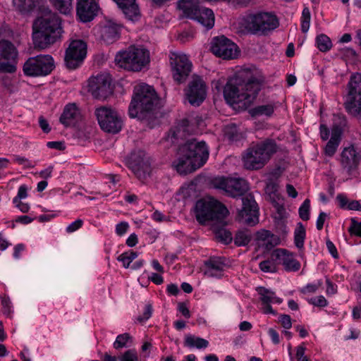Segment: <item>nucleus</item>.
Listing matches in <instances>:
<instances>
[{
  "mask_svg": "<svg viewBox=\"0 0 361 361\" xmlns=\"http://www.w3.org/2000/svg\"><path fill=\"white\" fill-rule=\"evenodd\" d=\"M169 61L173 80L178 84L185 82L192 68L188 56L182 52H171Z\"/></svg>",
  "mask_w": 361,
  "mask_h": 361,
  "instance_id": "12",
  "label": "nucleus"
},
{
  "mask_svg": "<svg viewBox=\"0 0 361 361\" xmlns=\"http://www.w3.org/2000/svg\"><path fill=\"white\" fill-rule=\"evenodd\" d=\"M94 114L100 128L104 131L115 134L121 130L123 125L121 117L111 107H97Z\"/></svg>",
  "mask_w": 361,
  "mask_h": 361,
  "instance_id": "11",
  "label": "nucleus"
},
{
  "mask_svg": "<svg viewBox=\"0 0 361 361\" xmlns=\"http://www.w3.org/2000/svg\"><path fill=\"white\" fill-rule=\"evenodd\" d=\"M44 0H13V7L22 14L31 13Z\"/></svg>",
  "mask_w": 361,
  "mask_h": 361,
  "instance_id": "31",
  "label": "nucleus"
},
{
  "mask_svg": "<svg viewBox=\"0 0 361 361\" xmlns=\"http://www.w3.org/2000/svg\"><path fill=\"white\" fill-rule=\"evenodd\" d=\"M279 25L276 15L269 12L248 13L235 23L236 31L243 35H264L275 30Z\"/></svg>",
  "mask_w": 361,
  "mask_h": 361,
  "instance_id": "4",
  "label": "nucleus"
},
{
  "mask_svg": "<svg viewBox=\"0 0 361 361\" xmlns=\"http://www.w3.org/2000/svg\"><path fill=\"white\" fill-rule=\"evenodd\" d=\"M129 169L140 180H145L151 171L150 164L148 157L142 150L133 152L126 159Z\"/></svg>",
  "mask_w": 361,
  "mask_h": 361,
  "instance_id": "15",
  "label": "nucleus"
},
{
  "mask_svg": "<svg viewBox=\"0 0 361 361\" xmlns=\"http://www.w3.org/2000/svg\"><path fill=\"white\" fill-rule=\"evenodd\" d=\"M225 135L230 140H238L241 135L238 133V127L234 123L228 124L224 128Z\"/></svg>",
  "mask_w": 361,
  "mask_h": 361,
  "instance_id": "41",
  "label": "nucleus"
},
{
  "mask_svg": "<svg viewBox=\"0 0 361 361\" xmlns=\"http://www.w3.org/2000/svg\"><path fill=\"white\" fill-rule=\"evenodd\" d=\"M316 45L319 51L323 52L329 51L332 46L330 38L324 34H321L317 37Z\"/></svg>",
  "mask_w": 361,
  "mask_h": 361,
  "instance_id": "37",
  "label": "nucleus"
},
{
  "mask_svg": "<svg viewBox=\"0 0 361 361\" xmlns=\"http://www.w3.org/2000/svg\"><path fill=\"white\" fill-rule=\"evenodd\" d=\"M279 322L285 329H290L292 326L291 318L288 314H281L279 317Z\"/></svg>",
  "mask_w": 361,
  "mask_h": 361,
  "instance_id": "53",
  "label": "nucleus"
},
{
  "mask_svg": "<svg viewBox=\"0 0 361 361\" xmlns=\"http://www.w3.org/2000/svg\"><path fill=\"white\" fill-rule=\"evenodd\" d=\"M344 102L346 111L353 116H361V73H353L347 85Z\"/></svg>",
  "mask_w": 361,
  "mask_h": 361,
  "instance_id": "10",
  "label": "nucleus"
},
{
  "mask_svg": "<svg viewBox=\"0 0 361 361\" xmlns=\"http://www.w3.org/2000/svg\"><path fill=\"white\" fill-rule=\"evenodd\" d=\"M361 161V151L353 145L345 147L341 154V164L348 173L355 169Z\"/></svg>",
  "mask_w": 361,
  "mask_h": 361,
  "instance_id": "23",
  "label": "nucleus"
},
{
  "mask_svg": "<svg viewBox=\"0 0 361 361\" xmlns=\"http://www.w3.org/2000/svg\"><path fill=\"white\" fill-rule=\"evenodd\" d=\"M212 185L233 197L243 195L249 189L247 180L241 178L217 177L212 180Z\"/></svg>",
  "mask_w": 361,
  "mask_h": 361,
  "instance_id": "13",
  "label": "nucleus"
},
{
  "mask_svg": "<svg viewBox=\"0 0 361 361\" xmlns=\"http://www.w3.org/2000/svg\"><path fill=\"white\" fill-rule=\"evenodd\" d=\"M122 10L126 18L136 20L140 16V9L136 0H113Z\"/></svg>",
  "mask_w": 361,
  "mask_h": 361,
  "instance_id": "27",
  "label": "nucleus"
},
{
  "mask_svg": "<svg viewBox=\"0 0 361 361\" xmlns=\"http://www.w3.org/2000/svg\"><path fill=\"white\" fill-rule=\"evenodd\" d=\"M138 256L137 252L128 251L122 253L117 258L118 261L121 262L123 267L128 268L130 263Z\"/></svg>",
  "mask_w": 361,
  "mask_h": 361,
  "instance_id": "40",
  "label": "nucleus"
},
{
  "mask_svg": "<svg viewBox=\"0 0 361 361\" xmlns=\"http://www.w3.org/2000/svg\"><path fill=\"white\" fill-rule=\"evenodd\" d=\"M215 237L224 244H229L232 240L231 233L224 228L215 231Z\"/></svg>",
  "mask_w": 361,
  "mask_h": 361,
  "instance_id": "43",
  "label": "nucleus"
},
{
  "mask_svg": "<svg viewBox=\"0 0 361 361\" xmlns=\"http://www.w3.org/2000/svg\"><path fill=\"white\" fill-rule=\"evenodd\" d=\"M184 346L190 348L204 349L209 346V341L204 338L195 336L192 334H187L184 338Z\"/></svg>",
  "mask_w": 361,
  "mask_h": 361,
  "instance_id": "33",
  "label": "nucleus"
},
{
  "mask_svg": "<svg viewBox=\"0 0 361 361\" xmlns=\"http://www.w3.org/2000/svg\"><path fill=\"white\" fill-rule=\"evenodd\" d=\"M268 334L274 344L277 345L280 343L279 334L275 329L270 328L268 330Z\"/></svg>",
  "mask_w": 361,
  "mask_h": 361,
  "instance_id": "62",
  "label": "nucleus"
},
{
  "mask_svg": "<svg viewBox=\"0 0 361 361\" xmlns=\"http://www.w3.org/2000/svg\"><path fill=\"white\" fill-rule=\"evenodd\" d=\"M99 11V6L96 0H77L76 15L82 23L92 21Z\"/></svg>",
  "mask_w": 361,
  "mask_h": 361,
  "instance_id": "21",
  "label": "nucleus"
},
{
  "mask_svg": "<svg viewBox=\"0 0 361 361\" xmlns=\"http://www.w3.org/2000/svg\"><path fill=\"white\" fill-rule=\"evenodd\" d=\"M121 361H137V354L135 349L126 351L121 357Z\"/></svg>",
  "mask_w": 361,
  "mask_h": 361,
  "instance_id": "48",
  "label": "nucleus"
},
{
  "mask_svg": "<svg viewBox=\"0 0 361 361\" xmlns=\"http://www.w3.org/2000/svg\"><path fill=\"white\" fill-rule=\"evenodd\" d=\"M341 132L338 130H334L331 133L330 140L324 148V153L328 157H333L336 153L341 142Z\"/></svg>",
  "mask_w": 361,
  "mask_h": 361,
  "instance_id": "32",
  "label": "nucleus"
},
{
  "mask_svg": "<svg viewBox=\"0 0 361 361\" xmlns=\"http://www.w3.org/2000/svg\"><path fill=\"white\" fill-rule=\"evenodd\" d=\"M62 21L56 13L49 11L38 17L32 25V42L35 48L44 50L61 40Z\"/></svg>",
  "mask_w": 361,
  "mask_h": 361,
  "instance_id": "2",
  "label": "nucleus"
},
{
  "mask_svg": "<svg viewBox=\"0 0 361 361\" xmlns=\"http://www.w3.org/2000/svg\"><path fill=\"white\" fill-rule=\"evenodd\" d=\"M27 196V187L25 185H22L19 187L18 190L17 196L13 200V203L20 201L22 199H25Z\"/></svg>",
  "mask_w": 361,
  "mask_h": 361,
  "instance_id": "55",
  "label": "nucleus"
},
{
  "mask_svg": "<svg viewBox=\"0 0 361 361\" xmlns=\"http://www.w3.org/2000/svg\"><path fill=\"white\" fill-rule=\"evenodd\" d=\"M47 146L50 149H56L58 150H63L65 149V145L63 142L51 141L48 142Z\"/></svg>",
  "mask_w": 361,
  "mask_h": 361,
  "instance_id": "64",
  "label": "nucleus"
},
{
  "mask_svg": "<svg viewBox=\"0 0 361 361\" xmlns=\"http://www.w3.org/2000/svg\"><path fill=\"white\" fill-rule=\"evenodd\" d=\"M178 311L184 316L185 318L189 319L190 317V312L187 305L183 302H180L178 305Z\"/></svg>",
  "mask_w": 361,
  "mask_h": 361,
  "instance_id": "63",
  "label": "nucleus"
},
{
  "mask_svg": "<svg viewBox=\"0 0 361 361\" xmlns=\"http://www.w3.org/2000/svg\"><path fill=\"white\" fill-rule=\"evenodd\" d=\"M208 157L209 149L206 143L191 139L180 147L173 166L180 174H187L202 167Z\"/></svg>",
  "mask_w": 361,
  "mask_h": 361,
  "instance_id": "3",
  "label": "nucleus"
},
{
  "mask_svg": "<svg viewBox=\"0 0 361 361\" xmlns=\"http://www.w3.org/2000/svg\"><path fill=\"white\" fill-rule=\"evenodd\" d=\"M305 235V228L301 223H299L294 232V243L298 248L301 249L304 247Z\"/></svg>",
  "mask_w": 361,
  "mask_h": 361,
  "instance_id": "36",
  "label": "nucleus"
},
{
  "mask_svg": "<svg viewBox=\"0 0 361 361\" xmlns=\"http://www.w3.org/2000/svg\"><path fill=\"white\" fill-rule=\"evenodd\" d=\"M18 56V51L13 43L0 40V73H14L17 70Z\"/></svg>",
  "mask_w": 361,
  "mask_h": 361,
  "instance_id": "14",
  "label": "nucleus"
},
{
  "mask_svg": "<svg viewBox=\"0 0 361 361\" xmlns=\"http://www.w3.org/2000/svg\"><path fill=\"white\" fill-rule=\"evenodd\" d=\"M195 131L192 120L190 118H185L181 121V123L177 126V135L176 136H180V133H191Z\"/></svg>",
  "mask_w": 361,
  "mask_h": 361,
  "instance_id": "38",
  "label": "nucleus"
},
{
  "mask_svg": "<svg viewBox=\"0 0 361 361\" xmlns=\"http://www.w3.org/2000/svg\"><path fill=\"white\" fill-rule=\"evenodd\" d=\"M83 225V221L82 219H77L75 221L70 224L66 228V231L68 233H73L80 228Z\"/></svg>",
  "mask_w": 361,
  "mask_h": 361,
  "instance_id": "52",
  "label": "nucleus"
},
{
  "mask_svg": "<svg viewBox=\"0 0 361 361\" xmlns=\"http://www.w3.org/2000/svg\"><path fill=\"white\" fill-rule=\"evenodd\" d=\"M87 55V44L81 39L73 40L66 51L65 63L68 68L76 69Z\"/></svg>",
  "mask_w": 361,
  "mask_h": 361,
  "instance_id": "16",
  "label": "nucleus"
},
{
  "mask_svg": "<svg viewBox=\"0 0 361 361\" xmlns=\"http://www.w3.org/2000/svg\"><path fill=\"white\" fill-rule=\"evenodd\" d=\"M121 26L113 20H109L97 29V34L105 43L111 44L120 37Z\"/></svg>",
  "mask_w": 361,
  "mask_h": 361,
  "instance_id": "26",
  "label": "nucleus"
},
{
  "mask_svg": "<svg viewBox=\"0 0 361 361\" xmlns=\"http://www.w3.org/2000/svg\"><path fill=\"white\" fill-rule=\"evenodd\" d=\"M348 231L352 235L361 236V224L355 220H352V224Z\"/></svg>",
  "mask_w": 361,
  "mask_h": 361,
  "instance_id": "57",
  "label": "nucleus"
},
{
  "mask_svg": "<svg viewBox=\"0 0 361 361\" xmlns=\"http://www.w3.org/2000/svg\"><path fill=\"white\" fill-rule=\"evenodd\" d=\"M336 201L339 207L342 209H348V205L349 203L348 199L343 194H338L336 196Z\"/></svg>",
  "mask_w": 361,
  "mask_h": 361,
  "instance_id": "59",
  "label": "nucleus"
},
{
  "mask_svg": "<svg viewBox=\"0 0 361 361\" xmlns=\"http://www.w3.org/2000/svg\"><path fill=\"white\" fill-rule=\"evenodd\" d=\"M280 242L279 238L273 234V238H269L262 245L266 250H269L276 245H279Z\"/></svg>",
  "mask_w": 361,
  "mask_h": 361,
  "instance_id": "50",
  "label": "nucleus"
},
{
  "mask_svg": "<svg viewBox=\"0 0 361 361\" xmlns=\"http://www.w3.org/2000/svg\"><path fill=\"white\" fill-rule=\"evenodd\" d=\"M277 262L271 257V260L267 259L261 262L259 264V269L267 273H274L277 271Z\"/></svg>",
  "mask_w": 361,
  "mask_h": 361,
  "instance_id": "42",
  "label": "nucleus"
},
{
  "mask_svg": "<svg viewBox=\"0 0 361 361\" xmlns=\"http://www.w3.org/2000/svg\"><path fill=\"white\" fill-rule=\"evenodd\" d=\"M226 267V258L212 257L204 262V275L208 278L220 279L224 276Z\"/></svg>",
  "mask_w": 361,
  "mask_h": 361,
  "instance_id": "24",
  "label": "nucleus"
},
{
  "mask_svg": "<svg viewBox=\"0 0 361 361\" xmlns=\"http://www.w3.org/2000/svg\"><path fill=\"white\" fill-rule=\"evenodd\" d=\"M88 90L93 97L104 99L111 94V79L107 75H98L89 80Z\"/></svg>",
  "mask_w": 361,
  "mask_h": 361,
  "instance_id": "20",
  "label": "nucleus"
},
{
  "mask_svg": "<svg viewBox=\"0 0 361 361\" xmlns=\"http://www.w3.org/2000/svg\"><path fill=\"white\" fill-rule=\"evenodd\" d=\"M308 302L317 307H324L328 305V302L323 295L314 297L308 300Z\"/></svg>",
  "mask_w": 361,
  "mask_h": 361,
  "instance_id": "49",
  "label": "nucleus"
},
{
  "mask_svg": "<svg viewBox=\"0 0 361 361\" xmlns=\"http://www.w3.org/2000/svg\"><path fill=\"white\" fill-rule=\"evenodd\" d=\"M251 240L250 235L246 231H239L236 233L234 242L235 244L238 246H245L247 245Z\"/></svg>",
  "mask_w": 361,
  "mask_h": 361,
  "instance_id": "44",
  "label": "nucleus"
},
{
  "mask_svg": "<svg viewBox=\"0 0 361 361\" xmlns=\"http://www.w3.org/2000/svg\"><path fill=\"white\" fill-rule=\"evenodd\" d=\"M276 152V143L270 140L253 145L249 147L243 155V166L248 170L260 169Z\"/></svg>",
  "mask_w": 361,
  "mask_h": 361,
  "instance_id": "7",
  "label": "nucleus"
},
{
  "mask_svg": "<svg viewBox=\"0 0 361 361\" xmlns=\"http://www.w3.org/2000/svg\"><path fill=\"white\" fill-rule=\"evenodd\" d=\"M152 312H153L152 305L151 304H147L145 306V309H144V312H143L141 316H139L137 317V320L141 323L146 322L152 317Z\"/></svg>",
  "mask_w": 361,
  "mask_h": 361,
  "instance_id": "46",
  "label": "nucleus"
},
{
  "mask_svg": "<svg viewBox=\"0 0 361 361\" xmlns=\"http://www.w3.org/2000/svg\"><path fill=\"white\" fill-rule=\"evenodd\" d=\"M271 257L282 264L286 271H297L300 269V263L295 255L285 249H276L271 253Z\"/></svg>",
  "mask_w": 361,
  "mask_h": 361,
  "instance_id": "22",
  "label": "nucleus"
},
{
  "mask_svg": "<svg viewBox=\"0 0 361 361\" xmlns=\"http://www.w3.org/2000/svg\"><path fill=\"white\" fill-rule=\"evenodd\" d=\"M306 348L303 344L298 345L296 348V358L298 361H310L307 357L305 355Z\"/></svg>",
  "mask_w": 361,
  "mask_h": 361,
  "instance_id": "56",
  "label": "nucleus"
},
{
  "mask_svg": "<svg viewBox=\"0 0 361 361\" xmlns=\"http://www.w3.org/2000/svg\"><path fill=\"white\" fill-rule=\"evenodd\" d=\"M257 293L259 295V300L262 302V311L264 314H276V312L273 310L271 304H281L283 300L276 296L275 292L264 287H259Z\"/></svg>",
  "mask_w": 361,
  "mask_h": 361,
  "instance_id": "25",
  "label": "nucleus"
},
{
  "mask_svg": "<svg viewBox=\"0 0 361 361\" xmlns=\"http://www.w3.org/2000/svg\"><path fill=\"white\" fill-rule=\"evenodd\" d=\"M152 219L159 223L168 220V217L158 210H156L153 212L152 214Z\"/></svg>",
  "mask_w": 361,
  "mask_h": 361,
  "instance_id": "60",
  "label": "nucleus"
},
{
  "mask_svg": "<svg viewBox=\"0 0 361 361\" xmlns=\"http://www.w3.org/2000/svg\"><path fill=\"white\" fill-rule=\"evenodd\" d=\"M310 201L306 199L299 208V215L302 220L307 221L310 219Z\"/></svg>",
  "mask_w": 361,
  "mask_h": 361,
  "instance_id": "45",
  "label": "nucleus"
},
{
  "mask_svg": "<svg viewBox=\"0 0 361 361\" xmlns=\"http://www.w3.org/2000/svg\"><path fill=\"white\" fill-rule=\"evenodd\" d=\"M60 13L68 14L73 9V0H49Z\"/></svg>",
  "mask_w": 361,
  "mask_h": 361,
  "instance_id": "35",
  "label": "nucleus"
},
{
  "mask_svg": "<svg viewBox=\"0 0 361 361\" xmlns=\"http://www.w3.org/2000/svg\"><path fill=\"white\" fill-rule=\"evenodd\" d=\"M194 212L197 221L202 225L207 224L211 221H221L228 214L227 208L212 197L197 201Z\"/></svg>",
  "mask_w": 361,
  "mask_h": 361,
  "instance_id": "8",
  "label": "nucleus"
},
{
  "mask_svg": "<svg viewBox=\"0 0 361 361\" xmlns=\"http://www.w3.org/2000/svg\"><path fill=\"white\" fill-rule=\"evenodd\" d=\"M54 68V60L51 55L39 54L30 57L24 63L23 71L27 76L43 77L50 74Z\"/></svg>",
  "mask_w": 361,
  "mask_h": 361,
  "instance_id": "9",
  "label": "nucleus"
},
{
  "mask_svg": "<svg viewBox=\"0 0 361 361\" xmlns=\"http://www.w3.org/2000/svg\"><path fill=\"white\" fill-rule=\"evenodd\" d=\"M159 99L154 89L145 83L134 87L133 95L128 107L130 118L145 119L153 114Z\"/></svg>",
  "mask_w": 361,
  "mask_h": 361,
  "instance_id": "5",
  "label": "nucleus"
},
{
  "mask_svg": "<svg viewBox=\"0 0 361 361\" xmlns=\"http://www.w3.org/2000/svg\"><path fill=\"white\" fill-rule=\"evenodd\" d=\"M114 61L120 68L140 71L149 63V52L142 46L131 45L118 51Z\"/></svg>",
  "mask_w": 361,
  "mask_h": 361,
  "instance_id": "6",
  "label": "nucleus"
},
{
  "mask_svg": "<svg viewBox=\"0 0 361 361\" xmlns=\"http://www.w3.org/2000/svg\"><path fill=\"white\" fill-rule=\"evenodd\" d=\"M13 161L25 168H32L33 164L28 159L18 155L14 156Z\"/></svg>",
  "mask_w": 361,
  "mask_h": 361,
  "instance_id": "54",
  "label": "nucleus"
},
{
  "mask_svg": "<svg viewBox=\"0 0 361 361\" xmlns=\"http://www.w3.org/2000/svg\"><path fill=\"white\" fill-rule=\"evenodd\" d=\"M276 107L275 103L273 102L259 105L250 109V114L253 117L262 116L270 117L274 114Z\"/></svg>",
  "mask_w": 361,
  "mask_h": 361,
  "instance_id": "34",
  "label": "nucleus"
},
{
  "mask_svg": "<svg viewBox=\"0 0 361 361\" xmlns=\"http://www.w3.org/2000/svg\"><path fill=\"white\" fill-rule=\"evenodd\" d=\"M132 342V337L128 333H124L117 336L113 346L115 349L118 350L128 346V343Z\"/></svg>",
  "mask_w": 361,
  "mask_h": 361,
  "instance_id": "39",
  "label": "nucleus"
},
{
  "mask_svg": "<svg viewBox=\"0 0 361 361\" xmlns=\"http://www.w3.org/2000/svg\"><path fill=\"white\" fill-rule=\"evenodd\" d=\"M196 17L190 19L196 20L200 25L206 28V30L212 29L214 25V14L212 10L201 7L195 13Z\"/></svg>",
  "mask_w": 361,
  "mask_h": 361,
  "instance_id": "29",
  "label": "nucleus"
},
{
  "mask_svg": "<svg viewBox=\"0 0 361 361\" xmlns=\"http://www.w3.org/2000/svg\"><path fill=\"white\" fill-rule=\"evenodd\" d=\"M210 49L215 56L223 59H233L238 54V46L223 35L212 39Z\"/></svg>",
  "mask_w": 361,
  "mask_h": 361,
  "instance_id": "17",
  "label": "nucleus"
},
{
  "mask_svg": "<svg viewBox=\"0 0 361 361\" xmlns=\"http://www.w3.org/2000/svg\"><path fill=\"white\" fill-rule=\"evenodd\" d=\"M177 6L183 16L190 19L196 17L195 13L201 8L198 0H179Z\"/></svg>",
  "mask_w": 361,
  "mask_h": 361,
  "instance_id": "30",
  "label": "nucleus"
},
{
  "mask_svg": "<svg viewBox=\"0 0 361 361\" xmlns=\"http://www.w3.org/2000/svg\"><path fill=\"white\" fill-rule=\"evenodd\" d=\"M1 305L4 308V313L8 315L12 312L11 310V302L9 297L6 295L1 296Z\"/></svg>",
  "mask_w": 361,
  "mask_h": 361,
  "instance_id": "51",
  "label": "nucleus"
},
{
  "mask_svg": "<svg viewBox=\"0 0 361 361\" xmlns=\"http://www.w3.org/2000/svg\"><path fill=\"white\" fill-rule=\"evenodd\" d=\"M243 207L238 212V220L245 224L255 226L259 222V208L251 195L242 199Z\"/></svg>",
  "mask_w": 361,
  "mask_h": 361,
  "instance_id": "19",
  "label": "nucleus"
},
{
  "mask_svg": "<svg viewBox=\"0 0 361 361\" xmlns=\"http://www.w3.org/2000/svg\"><path fill=\"white\" fill-rule=\"evenodd\" d=\"M264 81V77L259 69L255 66L244 68L226 82L224 98L230 104L247 108L257 97Z\"/></svg>",
  "mask_w": 361,
  "mask_h": 361,
  "instance_id": "1",
  "label": "nucleus"
},
{
  "mask_svg": "<svg viewBox=\"0 0 361 361\" xmlns=\"http://www.w3.org/2000/svg\"><path fill=\"white\" fill-rule=\"evenodd\" d=\"M327 217V214L324 212H321L319 214V216L317 217V222H316V226L317 228L320 231L323 228L324 221Z\"/></svg>",
  "mask_w": 361,
  "mask_h": 361,
  "instance_id": "61",
  "label": "nucleus"
},
{
  "mask_svg": "<svg viewBox=\"0 0 361 361\" xmlns=\"http://www.w3.org/2000/svg\"><path fill=\"white\" fill-rule=\"evenodd\" d=\"M185 94L191 105L199 106L202 103L207 95V87L202 78L198 75H193L185 90Z\"/></svg>",
  "mask_w": 361,
  "mask_h": 361,
  "instance_id": "18",
  "label": "nucleus"
},
{
  "mask_svg": "<svg viewBox=\"0 0 361 361\" xmlns=\"http://www.w3.org/2000/svg\"><path fill=\"white\" fill-rule=\"evenodd\" d=\"M269 238H273V234L269 231L262 230L257 233V240L259 246H262Z\"/></svg>",
  "mask_w": 361,
  "mask_h": 361,
  "instance_id": "47",
  "label": "nucleus"
},
{
  "mask_svg": "<svg viewBox=\"0 0 361 361\" xmlns=\"http://www.w3.org/2000/svg\"><path fill=\"white\" fill-rule=\"evenodd\" d=\"M80 113L75 104H67L60 117V122L66 126L74 125L80 118Z\"/></svg>",
  "mask_w": 361,
  "mask_h": 361,
  "instance_id": "28",
  "label": "nucleus"
},
{
  "mask_svg": "<svg viewBox=\"0 0 361 361\" xmlns=\"http://www.w3.org/2000/svg\"><path fill=\"white\" fill-rule=\"evenodd\" d=\"M129 228L127 222H121L116 226V233L118 235L121 236L124 235Z\"/></svg>",
  "mask_w": 361,
  "mask_h": 361,
  "instance_id": "58",
  "label": "nucleus"
}]
</instances>
